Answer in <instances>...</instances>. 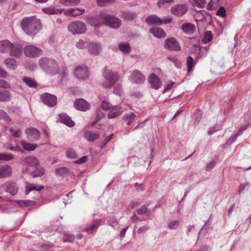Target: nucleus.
Instances as JSON below:
<instances>
[{
    "instance_id": "nucleus-1",
    "label": "nucleus",
    "mask_w": 251,
    "mask_h": 251,
    "mask_svg": "<svg viewBox=\"0 0 251 251\" xmlns=\"http://www.w3.org/2000/svg\"><path fill=\"white\" fill-rule=\"evenodd\" d=\"M96 20L93 25L95 28H99L102 24L112 28L117 29L121 25L120 19L114 16L108 15L103 11H100L98 16L94 17Z\"/></svg>"
},
{
    "instance_id": "nucleus-2",
    "label": "nucleus",
    "mask_w": 251,
    "mask_h": 251,
    "mask_svg": "<svg viewBox=\"0 0 251 251\" xmlns=\"http://www.w3.org/2000/svg\"><path fill=\"white\" fill-rule=\"evenodd\" d=\"M21 25L22 29L30 36L35 35L42 28L40 20L35 16L25 18L22 20Z\"/></svg>"
},
{
    "instance_id": "nucleus-3",
    "label": "nucleus",
    "mask_w": 251,
    "mask_h": 251,
    "mask_svg": "<svg viewBox=\"0 0 251 251\" xmlns=\"http://www.w3.org/2000/svg\"><path fill=\"white\" fill-rule=\"evenodd\" d=\"M39 65L43 72L49 75H55L60 70L58 62L51 58H41L39 60Z\"/></svg>"
},
{
    "instance_id": "nucleus-4",
    "label": "nucleus",
    "mask_w": 251,
    "mask_h": 251,
    "mask_svg": "<svg viewBox=\"0 0 251 251\" xmlns=\"http://www.w3.org/2000/svg\"><path fill=\"white\" fill-rule=\"evenodd\" d=\"M0 52H10L11 56L19 57L23 52V47L19 44H13L8 40L0 41Z\"/></svg>"
},
{
    "instance_id": "nucleus-5",
    "label": "nucleus",
    "mask_w": 251,
    "mask_h": 251,
    "mask_svg": "<svg viewBox=\"0 0 251 251\" xmlns=\"http://www.w3.org/2000/svg\"><path fill=\"white\" fill-rule=\"evenodd\" d=\"M102 74L105 79V81L102 83V86L106 89H109L118 81V75L111 70L107 69L106 68H105Z\"/></svg>"
},
{
    "instance_id": "nucleus-6",
    "label": "nucleus",
    "mask_w": 251,
    "mask_h": 251,
    "mask_svg": "<svg viewBox=\"0 0 251 251\" xmlns=\"http://www.w3.org/2000/svg\"><path fill=\"white\" fill-rule=\"evenodd\" d=\"M70 32L73 34H82L85 32L87 28L86 25L81 21H75L71 23L68 25Z\"/></svg>"
},
{
    "instance_id": "nucleus-7",
    "label": "nucleus",
    "mask_w": 251,
    "mask_h": 251,
    "mask_svg": "<svg viewBox=\"0 0 251 251\" xmlns=\"http://www.w3.org/2000/svg\"><path fill=\"white\" fill-rule=\"evenodd\" d=\"M164 48L169 51H179L181 50L178 41L173 37L166 39L164 43Z\"/></svg>"
},
{
    "instance_id": "nucleus-8",
    "label": "nucleus",
    "mask_w": 251,
    "mask_h": 251,
    "mask_svg": "<svg viewBox=\"0 0 251 251\" xmlns=\"http://www.w3.org/2000/svg\"><path fill=\"white\" fill-rule=\"evenodd\" d=\"M42 50L33 45H28L24 48L25 55L28 57H37L41 55Z\"/></svg>"
},
{
    "instance_id": "nucleus-9",
    "label": "nucleus",
    "mask_w": 251,
    "mask_h": 251,
    "mask_svg": "<svg viewBox=\"0 0 251 251\" xmlns=\"http://www.w3.org/2000/svg\"><path fill=\"white\" fill-rule=\"evenodd\" d=\"M188 9V7L186 4H177L171 8V12L174 15L181 17L187 12Z\"/></svg>"
},
{
    "instance_id": "nucleus-10",
    "label": "nucleus",
    "mask_w": 251,
    "mask_h": 251,
    "mask_svg": "<svg viewBox=\"0 0 251 251\" xmlns=\"http://www.w3.org/2000/svg\"><path fill=\"white\" fill-rule=\"evenodd\" d=\"M42 102L49 107H53L56 104L57 98L55 96L49 93H44L41 96Z\"/></svg>"
},
{
    "instance_id": "nucleus-11",
    "label": "nucleus",
    "mask_w": 251,
    "mask_h": 251,
    "mask_svg": "<svg viewBox=\"0 0 251 251\" xmlns=\"http://www.w3.org/2000/svg\"><path fill=\"white\" fill-rule=\"evenodd\" d=\"M74 73L79 79H85L89 77L88 68L85 66L76 67Z\"/></svg>"
},
{
    "instance_id": "nucleus-12",
    "label": "nucleus",
    "mask_w": 251,
    "mask_h": 251,
    "mask_svg": "<svg viewBox=\"0 0 251 251\" xmlns=\"http://www.w3.org/2000/svg\"><path fill=\"white\" fill-rule=\"evenodd\" d=\"M25 133L28 139L32 142L38 140L40 136V132L37 129L34 127L26 129Z\"/></svg>"
},
{
    "instance_id": "nucleus-13",
    "label": "nucleus",
    "mask_w": 251,
    "mask_h": 251,
    "mask_svg": "<svg viewBox=\"0 0 251 251\" xmlns=\"http://www.w3.org/2000/svg\"><path fill=\"white\" fill-rule=\"evenodd\" d=\"M130 80L133 83L142 84L145 80V77L140 71L135 70L131 73Z\"/></svg>"
},
{
    "instance_id": "nucleus-14",
    "label": "nucleus",
    "mask_w": 251,
    "mask_h": 251,
    "mask_svg": "<svg viewBox=\"0 0 251 251\" xmlns=\"http://www.w3.org/2000/svg\"><path fill=\"white\" fill-rule=\"evenodd\" d=\"M148 81L151 84L152 88L157 90L162 85V82L159 77L154 73H152L149 77Z\"/></svg>"
},
{
    "instance_id": "nucleus-15",
    "label": "nucleus",
    "mask_w": 251,
    "mask_h": 251,
    "mask_svg": "<svg viewBox=\"0 0 251 251\" xmlns=\"http://www.w3.org/2000/svg\"><path fill=\"white\" fill-rule=\"evenodd\" d=\"M74 105L75 109L82 111H85L90 107L89 103L82 99L76 100Z\"/></svg>"
},
{
    "instance_id": "nucleus-16",
    "label": "nucleus",
    "mask_w": 251,
    "mask_h": 251,
    "mask_svg": "<svg viewBox=\"0 0 251 251\" xmlns=\"http://www.w3.org/2000/svg\"><path fill=\"white\" fill-rule=\"evenodd\" d=\"M248 127V125L243 126L240 127L237 133L233 136H231L230 138L226 142L225 144L222 145L223 148H225L226 146H230L234 142L238 136L242 134V132L246 130Z\"/></svg>"
},
{
    "instance_id": "nucleus-17",
    "label": "nucleus",
    "mask_w": 251,
    "mask_h": 251,
    "mask_svg": "<svg viewBox=\"0 0 251 251\" xmlns=\"http://www.w3.org/2000/svg\"><path fill=\"white\" fill-rule=\"evenodd\" d=\"M123 112V108L119 105H114L107 114L108 119H113L121 115Z\"/></svg>"
},
{
    "instance_id": "nucleus-18",
    "label": "nucleus",
    "mask_w": 251,
    "mask_h": 251,
    "mask_svg": "<svg viewBox=\"0 0 251 251\" xmlns=\"http://www.w3.org/2000/svg\"><path fill=\"white\" fill-rule=\"evenodd\" d=\"M59 119L61 123L65 124L69 127H73L75 125V122L71 120L66 113H61L58 115Z\"/></svg>"
},
{
    "instance_id": "nucleus-19",
    "label": "nucleus",
    "mask_w": 251,
    "mask_h": 251,
    "mask_svg": "<svg viewBox=\"0 0 251 251\" xmlns=\"http://www.w3.org/2000/svg\"><path fill=\"white\" fill-rule=\"evenodd\" d=\"M88 51L90 53L97 55L101 50L100 44L97 42H90L88 45Z\"/></svg>"
},
{
    "instance_id": "nucleus-20",
    "label": "nucleus",
    "mask_w": 251,
    "mask_h": 251,
    "mask_svg": "<svg viewBox=\"0 0 251 251\" xmlns=\"http://www.w3.org/2000/svg\"><path fill=\"white\" fill-rule=\"evenodd\" d=\"M146 22L150 25H162V21L161 19L156 15H151L148 16L146 19Z\"/></svg>"
},
{
    "instance_id": "nucleus-21",
    "label": "nucleus",
    "mask_w": 251,
    "mask_h": 251,
    "mask_svg": "<svg viewBox=\"0 0 251 251\" xmlns=\"http://www.w3.org/2000/svg\"><path fill=\"white\" fill-rule=\"evenodd\" d=\"M84 138L88 142H93L100 137V133L98 131H86L84 133Z\"/></svg>"
},
{
    "instance_id": "nucleus-22",
    "label": "nucleus",
    "mask_w": 251,
    "mask_h": 251,
    "mask_svg": "<svg viewBox=\"0 0 251 251\" xmlns=\"http://www.w3.org/2000/svg\"><path fill=\"white\" fill-rule=\"evenodd\" d=\"M150 32L154 37L157 38H162L166 36V33L164 30L159 27H153L150 29Z\"/></svg>"
},
{
    "instance_id": "nucleus-23",
    "label": "nucleus",
    "mask_w": 251,
    "mask_h": 251,
    "mask_svg": "<svg viewBox=\"0 0 251 251\" xmlns=\"http://www.w3.org/2000/svg\"><path fill=\"white\" fill-rule=\"evenodd\" d=\"M44 188L42 185H38L33 183H28L25 187V194L27 195L33 190L40 191Z\"/></svg>"
},
{
    "instance_id": "nucleus-24",
    "label": "nucleus",
    "mask_w": 251,
    "mask_h": 251,
    "mask_svg": "<svg viewBox=\"0 0 251 251\" xmlns=\"http://www.w3.org/2000/svg\"><path fill=\"white\" fill-rule=\"evenodd\" d=\"M181 29L183 32L188 34H192L196 30L195 26L191 23L183 24L181 26Z\"/></svg>"
},
{
    "instance_id": "nucleus-25",
    "label": "nucleus",
    "mask_w": 251,
    "mask_h": 251,
    "mask_svg": "<svg viewBox=\"0 0 251 251\" xmlns=\"http://www.w3.org/2000/svg\"><path fill=\"white\" fill-rule=\"evenodd\" d=\"M18 190V186L16 183L10 182L9 183L6 188V191L7 193H9L10 195L12 196L15 195Z\"/></svg>"
},
{
    "instance_id": "nucleus-26",
    "label": "nucleus",
    "mask_w": 251,
    "mask_h": 251,
    "mask_svg": "<svg viewBox=\"0 0 251 251\" xmlns=\"http://www.w3.org/2000/svg\"><path fill=\"white\" fill-rule=\"evenodd\" d=\"M120 50L125 54H128L131 51V48L129 44L126 42H122L118 45Z\"/></svg>"
},
{
    "instance_id": "nucleus-27",
    "label": "nucleus",
    "mask_w": 251,
    "mask_h": 251,
    "mask_svg": "<svg viewBox=\"0 0 251 251\" xmlns=\"http://www.w3.org/2000/svg\"><path fill=\"white\" fill-rule=\"evenodd\" d=\"M23 82L30 88H36L38 86L37 83L30 77L27 76H24L22 78Z\"/></svg>"
},
{
    "instance_id": "nucleus-28",
    "label": "nucleus",
    "mask_w": 251,
    "mask_h": 251,
    "mask_svg": "<svg viewBox=\"0 0 251 251\" xmlns=\"http://www.w3.org/2000/svg\"><path fill=\"white\" fill-rule=\"evenodd\" d=\"M11 94L7 90H0V101L6 102L11 99Z\"/></svg>"
},
{
    "instance_id": "nucleus-29",
    "label": "nucleus",
    "mask_w": 251,
    "mask_h": 251,
    "mask_svg": "<svg viewBox=\"0 0 251 251\" xmlns=\"http://www.w3.org/2000/svg\"><path fill=\"white\" fill-rule=\"evenodd\" d=\"M7 67L12 70H15L17 67L16 61L14 58H8L4 61Z\"/></svg>"
},
{
    "instance_id": "nucleus-30",
    "label": "nucleus",
    "mask_w": 251,
    "mask_h": 251,
    "mask_svg": "<svg viewBox=\"0 0 251 251\" xmlns=\"http://www.w3.org/2000/svg\"><path fill=\"white\" fill-rule=\"evenodd\" d=\"M100 226L99 221L98 220H96L93 221V223L89 226L87 228L84 229V231L87 232L89 233H91L97 229L98 227Z\"/></svg>"
},
{
    "instance_id": "nucleus-31",
    "label": "nucleus",
    "mask_w": 251,
    "mask_h": 251,
    "mask_svg": "<svg viewBox=\"0 0 251 251\" xmlns=\"http://www.w3.org/2000/svg\"><path fill=\"white\" fill-rule=\"evenodd\" d=\"M136 116L133 112L125 114L124 120L126 122L127 125L129 126L134 121Z\"/></svg>"
},
{
    "instance_id": "nucleus-32",
    "label": "nucleus",
    "mask_w": 251,
    "mask_h": 251,
    "mask_svg": "<svg viewBox=\"0 0 251 251\" xmlns=\"http://www.w3.org/2000/svg\"><path fill=\"white\" fill-rule=\"evenodd\" d=\"M136 212L138 215H146L149 216L151 213V210L149 209L146 205H143L141 207L136 210Z\"/></svg>"
},
{
    "instance_id": "nucleus-33",
    "label": "nucleus",
    "mask_w": 251,
    "mask_h": 251,
    "mask_svg": "<svg viewBox=\"0 0 251 251\" xmlns=\"http://www.w3.org/2000/svg\"><path fill=\"white\" fill-rule=\"evenodd\" d=\"M21 143L24 150L27 151H34L37 147L36 144H31L23 141H22Z\"/></svg>"
},
{
    "instance_id": "nucleus-34",
    "label": "nucleus",
    "mask_w": 251,
    "mask_h": 251,
    "mask_svg": "<svg viewBox=\"0 0 251 251\" xmlns=\"http://www.w3.org/2000/svg\"><path fill=\"white\" fill-rule=\"evenodd\" d=\"M67 12L73 16H76L82 14L85 12V9L79 8H71L69 9Z\"/></svg>"
},
{
    "instance_id": "nucleus-35",
    "label": "nucleus",
    "mask_w": 251,
    "mask_h": 251,
    "mask_svg": "<svg viewBox=\"0 0 251 251\" xmlns=\"http://www.w3.org/2000/svg\"><path fill=\"white\" fill-rule=\"evenodd\" d=\"M167 59L172 62L176 68L178 69L181 68L182 62L176 56H168L167 57Z\"/></svg>"
},
{
    "instance_id": "nucleus-36",
    "label": "nucleus",
    "mask_w": 251,
    "mask_h": 251,
    "mask_svg": "<svg viewBox=\"0 0 251 251\" xmlns=\"http://www.w3.org/2000/svg\"><path fill=\"white\" fill-rule=\"evenodd\" d=\"M122 17L125 20H132L136 17V14L135 12L126 11L123 13Z\"/></svg>"
},
{
    "instance_id": "nucleus-37",
    "label": "nucleus",
    "mask_w": 251,
    "mask_h": 251,
    "mask_svg": "<svg viewBox=\"0 0 251 251\" xmlns=\"http://www.w3.org/2000/svg\"><path fill=\"white\" fill-rule=\"evenodd\" d=\"M108 222L109 226H112L114 228H118V223L117 222V219L114 216H111L107 217Z\"/></svg>"
},
{
    "instance_id": "nucleus-38",
    "label": "nucleus",
    "mask_w": 251,
    "mask_h": 251,
    "mask_svg": "<svg viewBox=\"0 0 251 251\" xmlns=\"http://www.w3.org/2000/svg\"><path fill=\"white\" fill-rule=\"evenodd\" d=\"M186 65L187 72H190L193 70L195 65L194 59L191 56H189L187 57L186 60Z\"/></svg>"
},
{
    "instance_id": "nucleus-39",
    "label": "nucleus",
    "mask_w": 251,
    "mask_h": 251,
    "mask_svg": "<svg viewBox=\"0 0 251 251\" xmlns=\"http://www.w3.org/2000/svg\"><path fill=\"white\" fill-rule=\"evenodd\" d=\"M212 37L213 36L212 32L211 31L207 30L205 32L204 37L201 40V42L204 44H206L212 40Z\"/></svg>"
},
{
    "instance_id": "nucleus-40",
    "label": "nucleus",
    "mask_w": 251,
    "mask_h": 251,
    "mask_svg": "<svg viewBox=\"0 0 251 251\" xmlns=\"http://www.w3.org/2000/svg\"><path fill=\"white\" fill-rule=\"evenodd\" d=\"M66 155L68 158L70 159H75L77 157L75 151L72 148H69L66 150Z\"/></svg>"
},
{
    "instance_id": "nucleus-41",
    "label": "nucleus",
    "mask_w": 251,
    "mask_h": 251,
    "mask_svg": "<svg viewBox=\"0 0 251 251\" xmlns=\"http://www.w3.org/2000/svg\"><path fill=\"white\" fill-rule=\"evenodd\" d=\"M116 0H96V3L99 6H105L115 3Z\"/></svg>"
},
{
    "instance_id": "nucleus-42",
    "label": "nucleus",
    "mask_w": 251,
    "mask_h": 251,
    "mask_svg": "<svg viewBox=\"0 0 251 251\" xmlns=\"http://www.w3.org/2000/svg\"><path fill=\"white\" fill-rule=\"evenodd\" d=\"M9 131L10 134L14 137H20L22 134L21 130L17 128L11 127L9 129Z\"/></svg>"
},
{
    "instance_id": "nucleus-43",
    "label": "nucleus",
    "mask_w": 251,
    "mask_h": 251,
    "mask_svg": "<svg viewBox=\"0 0 251 251\" xmlns=\"http://www.w3.org/2000/svg\"><path fill=\"white\" fill-rule=\"evenodd\" d=\"M42 11L47 14L53 15L57 14L59 12V10L58 9H54L52 7H47L42 8Z\"/></svg>"
},
{
    "instance_id": "nucleus-44",
    "label": "nucleus",
    "mask_w": 251,
    "mask_h": 251,
    "mask_svg": "<svg viewBox=\"0 0 251 251\" xmlns=\"http://www.w3.org/2000/svg\"><path fill=\"white\" fill-rule=\"evenodd\" d=\"M80 2V0H60V2L66 6L77 5Z\"/></svg>"
},
{
    "instance_id": "nucleus-45",
    "label": "nucleus",
    "mask_w": 251,
    "mask_h": 251,
    "mask_svg": "<svg viewBox=\"0 0 251 251\" xmlns=\"http://www.w3.org/2000/svg\"><path fill=\"white\" fill-rule=\"evenodd\" d=\"M179 222L178 220H174L168 223V227L171 229H176L179 226Z\"/></svg>"
},
{
    "instance_id": "nucleus-46",
    "label": "nucleus",
    "mask_w": 251,
    "mask_h": 251,
    "mask_svg": "<svg viewBox=\"0 0 251 251\" xmlns=\"http://www.w3.org/2000/svg\"><path fill=\"white\" fill-rule=\"evenodd\" d=\"M113 105L110 103L107 100H103L101 102V107L103 110H110Z\"/></svg>"
},
{
    "instance_id": "nucleus-47",
    "label": "nucleus",
    "mask_w": 251,
    "mask_h": 251,
    "mask_svg": "<svg viewBox=\"0 0 251 251\" xmlns=\"http://www.w3.org/2000/svg\"><path fill=\"white\" fill-rule=\"evenodd\" d=\"M12 167L9 165H0V173H11Z\"/></svg>"
},
{
    "instance_id": "nucleus-48",
    "label": "nucleus",
    "mask_w": 251,
    "mask_h": 251,
    "mask_svg": "<svg viewBox=\"0 0 251 251\" xmlns=\"http://www.w3.org/2000/svg\"><path fill=\"white\" fill-rule=\"evenodd\" d=\"M14 157V155L11 153L5 154L0 153V160L9 161L12 159Z\"/></svg>"
},
{
    "instance_id": "nucleus-49",
    "label": "nucleus",
    "mask_w": 251,
    "mask_h": 251,
    "mask_svg": "<svg viewBox=\"0 0 251 251\" xmlns=\"http://www.w3.org/2000/svg\"><path fill=\"white\" fill-rule=\"evenodd\" d=\"M0 120H3L7 123L10 121V118L7 113L2 110H0Z\"/></svg>"
},
{
    "instance_id": "nucleus-50",
    "label": "nucleus",
    "mask_w": 251,
    "mask_h": 251,
    "mask_svg": "<svg viewBox=\"0 0 251 251\" xmlns=\"http://www.w3.org/2000/svg\"><path fill=\"white\" fill-rule=\"evenodd\" d=\"M54 246L53 244L51 243H47L41 245L40 248L44 251H48Z\"/></svg>"
},
{
    "instance_id": "nucleus-51",
    "label": "nucleus",
    "mask_w": 251,
    "mask_h": 251,
    "mask_svg": "<svg viewBox=\"0 0 251 251\" xmlns=\"http://www.w3.org/2000/svg\"><path fill=\"white\" fill-rule=\"evenodd\" d=\"M208 51V49L206 47H201L199 49V51L198 53V57L200 58H202L204 57Z\"/></svg>"
},
{
    "instance_id": "nucleus-52",
    "label": "nucleus",
    "mask_w": 251,
    "mask_h": 251,
    "mask_svg": "<svg viewBox=\"0 0 251 251\" xmlns=\"http://www.w3.org/2000/svg\"><path fill=\"white\" fill-rule=\"evenodd\" d=\"M194 5L199 8H203L205 5V0H194Z\"/></svg>"
},
{
    "instance_id": "nucleus-53",
    "label": "nucleus",
    "mask_w": 251,
    "mask_h": 251,
    "mask_svg": "<svg viewBox=\"0 0 251 251\" xmlns=\"http://www.w3.org/2000/svg\"><path fill=\"white\" fill-rule=\"evenodd\" d=\"M59 75L62 80L66 79L68 76V72L66 68H62Z\"/></svg>"
},
{
    "instance_id": "nucleus-54",
    "label": "nucleus",
    "mask_w": 251,
    "mask_h": 251,
    "mask_svg": "<svg viewBox=\"0 0 251 251\" xmlns=\"http://www.w3.org/2000/svg\"><path fill=\"white\" fill-rule=\"evenodd\" d=\"M76 47L79 49H84L88 45H86V42L83 40H80L76 43Z\"/></svg>"
},
{
    "instance_id": "nucleus-55",
    "label": "nucleus",
    "mask_w": 251,
    "mask_h": 251,
    "mask_svg": "<svg viewBox=\"0 0 251 251\" xmlns=\"http://www.w3.org/2000/svg\"><path fill=\"white\" fill-rule=\"evenodd\" d=\"M75 240V237L73 236L70 235L68 234H65L63 238L64 242H69L73 243Z\"/></svg>"
},
{
    "instance_id": "nucleus-56",
    "label": "nucleus",
    "mask_w": 251,
    "mask_h": 251,
    "mask_svg": "<svg viewBox=\"0 0 251 251\" xmlns=\"http://www.w3.org/2000/svg\"><path fill=\"white\" fill-rule=\"evenodd\" d=\"M226 9L224 6H221L218 10L217 15L222 17H225L226 16Z\"/></svg>"
},
{
    "instance_id": "nucleus-57",
    "label": "nucleus",
    "mask_w": 251,
    "mask_h": 251,
    "mask_svg": "<svg viewBox=\"0 0 251 251\" xmlns=\"http://www.w3.org/2000/svg\"><path fill=\"white\" fill-rule=\"evenodd\" d=\"M0 87L5 89H9L10 85L7 81L0 79Z\"/></svg>"
},
{
    "instance_id": "nucleus-58",
    "label": "nucleus",
    "mask_w": 251,
    "mask_h": 251,
    "mask_svg": "<svg viewBox=\"0 0 251 251\" xmlns=\"http://www.w3.org/2000/svg\"><path fill=\"white\" fill-rule=\"evenodd\" d=\"M121 85L120 84L115 85L114 87L113 93L120 95L121 92Z\"/></svg>"
},
{
    "instance_id": "nucleus-59",
    "label": "nucleus",
    "mask_w": 251,
    "mask_h": 251,
    "mask_svg": "<svg viewBox=\"0 0 251 251\" xmlns=\"http://www.w3.org/2000/svg\"><path fill=\"white\" fill-rule=\"evenodd\" d=\"M114 134H111L110 135L107 136L103 141V143H102L101 148H103L105 147L106 145L111 140Z\"/></svg>"
},
{
    "instance_id": "nucleus-60",
    "label": "nucleus",
    "mask_w": 251,
    "mask_h": 251,
    "mask_svg": "<svg viewBox=\"0 0 251 251\" xmlns=\"http://www.w3.org/2000/svg\"><path fill=\"white\" fill-rule=\"evenodd\" d=\"M174 85V82H172V81L170 83L167 84L164 87V89L163 91V93L164 94L165 92L171 90L173 88Z\"/></svg>"
},
{
    "instance_id": "nucleus-61",
    "label": "nucleus",
    "mask_w": 251,
    "mask_h": 251,
    "mask_svg": "<svg viewBox=\"0 0 251 251\" xmlns=\"http://www.w3.org/2000/svg\"><path fill=\"white\" fill-rule=\"evenodd\" d=\"M209 224V219H208L205 223L204 225L201 227L200 231L199 232V234H201L202 233L203 231H204V233L205 234L208 230V227H206V226Z\"/></svg>"
},
{
    "instance_id": "nucleus-62",
    "label": "nucleus",
    "mask_w": 251,
    "mask_h": 251,
    "mask_svg": "<svg viewBox=\"0 0 251 251\" xmlns=\"http://www.w3.org/2000/svg\"><path fill=\"white\" fill-rule=\"evenodd\" d=\"M88 160V156H83L75 161V163L81 164L86 162Z\"/></svg>"
},
{
    "instance_id": "nucleus-63",
    "label": "nucleus",
    "mask_w": 251,
    "mask_h": 251,
    "mask_svg": "<svg viewBox=\"0 0 251 251\" xmlns=\"http://www.w3.org/2000/svg\"><path fill=\"white\" fill-rule=\"evenodd\" d=\"M199 14L202 15L203 18H204L205 20L207 18L209 19V20H211V17L210 15L208 14V13H207L206 11L204 10H201L199 13Z\"/></svg>"
},
{
    "instance_id": "nucleus-64",
    "label": "nucleus",
    "mask_w": 251,
    "mask_h": 251,
    "mask_svg": "<svg viewBox=\"0 0 251 251\" xmlns=\"http://www.w3.org/2000/svg\"><path fill=\"white\" fill-rule=\"evenodd\" d=\"M201 111L199 110V109H198L196 111V112L194 114L193 117L196 121H199L200 119L201 118Z\"/></svg>"
}]
</instances>
